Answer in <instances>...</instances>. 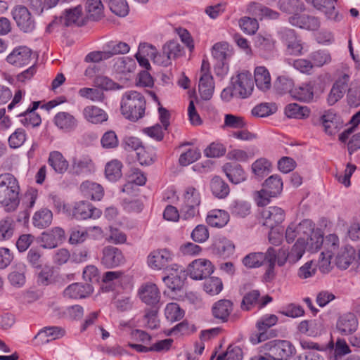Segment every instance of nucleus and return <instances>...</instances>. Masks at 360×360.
I'll list each match as a JSON object with an SVG mask.
<instances>
[{"mask_svg":"<svg viewBox=\"0 0 360 360\" xmlns=\"http://www.w3.org/2000/svg\"><path fill=\"white\" fill-rule=\"evenodd\" d=\"M223 170L231 182L238 184L246 179V174L242 167L236 162H228L223 166Z\"/></svg>","mask_w":360,"mask_h":360,"instance_id":"29","label":"nucleus"},{"mask_svg":"<svg viewBox=\"0 0 360 360\" xmlns=\"http://www.w3.org/2000/svg\"><path fill=\"white\" fill-rule=\"evenodd\" d=\"M278 321V318L275 314L262 316L256 323L258 333L250 336L251 342L255 345L269 339L271 332H268V329L275 326Z\"/></svg>","mask_w":360,"mask_h":360,"instance_id":"6","label":"nucleus"},{"mask_svg":"<svg viewBox=\"0 0 360 360\" xmlns=\"http://www.w3.org/2000/svg\"><path fill=\"white\" fill-rule=\"evenodd\" d=\"M169 274L163 277L162 281L168 288L174 291L179 290L186 279V272L184 268L177 264H173L167 269Z\"/></svg>","mask_w":360,"mask_h":360,"instance_id":"13","label":"nucleus"},{"mask_svg":"<svg viewBox=\"0 0 360 360\" xmlns=\"http://www.w3.org/2000/svg\"><path fill=\"white\" fill-rule=\"evenodd\" d=\"M306 250V244L302 238H298L296 243L288 250L289 263L294 264L297 262L303 256Z\"/></svg>","mask_w":360,"mask_h":360,"instance_id":"49","label":"nucleus"},{"mask_svg":"<svg viewBox=\"0 0 360 360\" xmlns=\"http://www.w3.org/2000/svg\"><path fill=\"white\" fill-rule=\"evenodd\" d=\"M291 96L300 101L310 102L314 98V87L311 83H303L291 91Z\"/></svg>","mask_w":360,"mask_h":360,"instance_id":"37","label":"nucleus"},{"mask_svg":"<svg viewBox=\"0 0 360 360\" xmlns=\"http://www.w3.org/2000/svg\"><path fill=\"white\" fill-rule=\"evenodd\" d=\"M308 4L323 12L326 18L334 21H340L342 17L335 11V4L337 1L334 0H305Z\"/></svg>","mask_w":360,"mask_h":360,"instance_id":"19","label":"nucleus"},{"mask_svg":"<svg viewBox=\"0 0 360 360\" xmlns=\"http://www.w3.org/2000/svg\"><path fill=\"white\" fill-rule=\"evenodd\" d=\"M136 68L135 60L129 57L121 58L115 63L116 70L124 76L130 77V74L135 71Z\"/></svg>","mask_w":360,"mask_h":360,"instance_id":"48","label":"nucleus"},{"mask_svg":"<svg viewBox=\"0 0 360 360\" xmlns=\"http://www.w3.org/2000/svg\"><path fill=\"white\" fill-rule=\"evenodd\" d=\"M105 49L110 58L114 55L127 53L130 50V46L123 41H110L105 45Z\"/></svg>","mask_w":360,"mask_h":360,"instance_id":"50","label":"nucleus"},{"mask_svg":"<svg viewBox=\"0 0 360 360\" xmlns=\"http://www.w3.org/2000/svg\"><path fill=\"white\" fill-rule=\"evenodd\" d=\"M297 329L300 333L312 338L321 335L324 330L322 322L316 319L303 320Z\"/></svg>","mask_w":360,"mask_h":360,"instance_id":"21","label":"nucleus"},{"mask_svg":"<svg viewBox=\"0 0 360 360\" xmlns=\"http://www.w3.org/2000/svg\"><path fill=\"white\" fill-rule=\"evenodd\" d=\"M289 22L293 25L307 30H316L320 27L319 18L309 15L295 14L289 18Z\"/></svg>","mask_w":360,"mask_h":360,"instance_id":"20","label":"nucleus"},{"mask_svg":"<svg viewBox=\"0 0 360 360\" xmlns=\"http://www.w3.org/2000/svg\"><path fill=\"white\" fill-rule=\"evenodd\" d=\"M79 189L84 197L93 200H100L104 194L103 189L100 184L90 181H84L80 185Z\"/></svg>","mask_w":360,"mask_h":360,"instance_id":"31","label":"nucleus"},{"mask_svg":"<svg viewBox=\"0 0 360 360\" xmlns=\"http://www.w3.org/2000/svg\"><path fill=\"white\" fill-rule=\"evenodd\" d=\"M84 119L92 124H101L108 120V116L105 110L96 106L87 105L82 112Z\"/></svg>","mask_w":360,"mask_h":360,"instance_id":"28","label":"nucleus"},{"mask_svg":"<svg viewBox=\"0 0 360 360\" xmlns=\"http://www.w3.org/2000/svg\"><path fill=\"white\" fill-rule=\"evenodd\" d=\"M80 97L89 99L94 102H103L105 100L103 92L98 89L84 87L79 90Z\"/></svg>","mask_w":360,"mask_h":360,"instance_id":"58","label":"nucleus"},{"mask_svg":"<svg viewBox=\"0 0 360 360\" xmlns=\"http://www.w3.org/2000/svg\"><path fill=\"white\" fill-rule=\"evenodd\" d=\"M26 266L23 264H19L15 266V269L13 270L8 275V280L12 285L16 287H21L25 283Z\"/></svg>","mask_w":360,"mask_h":360,"instance_id":"44","label":"nucleus"},{"mask_svg":"<svg viewBox=\"0 0 360 360\" xmlns=\"http://www.w3.org/2000/svg\"><path fill=\"white\" fill-rule=\"evenodd\" d=\"M122 164L117 160L107 163L105 169L106 178L110 181H116L122 176Z\"/></svg>","mask_w":360,"mask_h":360,"instance_id":"45","label":"nucleus"},{"mask_svg":"<svg viewBox=\"0 0 360 360\" xmlns=\"http://www.w3.org/2000/svg\"><path fill=\"white\" fill-rule=\"evenodd\" d=\"M271 164L265 158L257 160L252 165V172L258 176L266 175L270 172Z\"/></svg>","mask_w":360,"mask_h":360,"instance_id":"62","label":"nucleus"},{"mask_svg":"<svg viewBox=\"0 0 360 360\" xmlns=\"http://www.w3.org/2000/svg\"><path fill=\"white\" fill-rule=\"evenodd\" d=\"M256 86L262 91H266L271 86V76L269 70L264 66H258L254 71Z\"/></svg>","mask_w":360,"mask_h":360,"instance_id":"32","label":"nucleus"},{"mask_svg":"<svg viewBox=\"0 0 360 360\" xmlns=\"http://www.w3.org/2000/svg\"><path fill=\"white\" fill-rule=\"evenodd\" d=\"M278 6L281 11L288 13H295L304 9V5L300 0H279Z\"/></svg>","mask_w":360,"mask_h":360,"instance_id":"51","label":"nucleus"},{"mask_svg":"<svg viewBox=\"0 0 360 360\" xmlns=\"http://www.w3.org/2000/svg\"><path fill=\"white\" fill-rule=\"evenodd\" d=\"M12 17L18 28L24 32H31L35 28L34 19L27 7L15 6L11 12Z\"/></svg>","mask_w":360,"mask_h":360,"instance_id":"7","label":"nucleus"},{"mask_svg":"<svg viewBox=\"0 0 360 360\" xmlns=\"http://www.w3.org/2000/svg\"><path fill=\"white\" fill-rule=\"evenodd\" d=\"M310 110L307 106L290 103L285 108V113L290 118L302 119L309 115Z\"/></svg>","mask_w":360,"mask_h":360,"instance_id":"46","label":"nucleus"},{"mask_svg":"<svg viewBox=\"0 0 360 360\" xmlns=\"http://www.w3.org/2000/svg\"><path fill=\"white\" fill-rule=\"evenodd\" d=\"M231 83L235 90L236 98H246L252 94L254 89L252 76L248 70H243L233 76Z\"/></svg>","mask_w":360,"mask_h":360,"instance_id":"5","label":"nucleus"},{"mask_svg":"<svg viewBox=\"0 0 360 360\" xmlns=\"http://www.w3.org/2000/svg\"><path fill=\"white\" fill-rule=\"evenodd\" d=\"M243 352L238 346H229L226 352L219 355L217 360H242Z\"/></svg>","mask_w":360,"mask_h":360,"instance_id":"64","label":"nucleus"},{"mask_svg":"<svg viewBox=\"0 0 360 360\" xmlns=\"http://www.w3.org/2000/svg\"><path fill=\"white\" fill-rule=\"evenodd\" d=\"M212 194L218 198H224L229 193V185L220 177L214 176L210 182Z\"/></svg>","mask_w":360,"mask_h":360,"instance_id":"39","label":"nucleus"},{"mask_svg":"<svg viewBox=\"0 0 360 360\" xmlns=\"http://www.w3.org/2000/svg\"><path fill=\"white\" fill-rule=\"evenodd\" d=\"M264 262L263 252H251L245 256L242 260L243 264L248 269L258 268Z\"/></svg>","mask_w":360,"mask_h":360,"instance_id":"55","label":"nucleus"},{"mask_svg":"<svg viewBox=\"0 0 360 360\" xmlns=\"http://www.w3.org/2000/svg\"><path fill=\"white\" fill-rule=\"evenodd\" d=\"M354 262H357L354 248L349 245L341 248L335 258L337 266L341 269H347Z\"/></svg>","mask_w":360,"mask_h":360,"instance_id":"24","label":"nucleus"},{"mask_svg":"<svg viewBox=\"0 0 360 360\" xmlns=\"http://www.w3.org/2000/svg\"><path fill=\"white\" fill-rule=\"evenodd\" d=\"M200 204V194L198 191L193 186L187 187L180 207L181 218L184 220L193 219L199 212Z\"/></svg>","mask_w":360,"mask_h":360,"instance_id":"4","label":"nucleus"},{"mask_svg":"<svg viewBox=\"0 0 360 360\" xmlns=\"http://www.w3.org/2000/svg\"><path fill=\"white\" fill-rule=\"evenodd\" d=\"M65 239V231L60 227H55L51 230L44 232L41 236V241L45 248H54L61 243Z\"/></svg>","mask_w":360,"mask_h":360,"instance_id":"26","label":"nucleus"},{"mask_svg":"<svg viewBox=\"0 0 360 360\" xmlns=\"http://www.w3.org/2000/svg\"><path fill=\"white\" fill-rule=\"evenodd\" d=\"M254 46L260 56L267 58L275 50V40L269 34H259L254 38Z\"/></svg>","mask_w":360,"mask_h":360,"instance_id":"15","label":"nucleus"},{"mask_svg":"<svg viewBox=\"0 0 360 360\" xmlns=\"http://www.w3.org/2000/svg\"><path fill=\"white\" fill-rule=\"evenodd\" d=\"M34 58V54L31 49L26 46H19L13 49L7 56L6 61L17 68L29 65Z\"/></svg>","mask_w":360,"mask_h":360,"instance_id":"8","label":"nucleus"},{"mask_svg":"<svg viewBox=\"0 0 360 360\" xmlns=\"http://www.w3.org/2000/svg\"><path fill=\"white\" fill-rule=\"evenodd\" d=\"M223 288V284L217 277H211L204 283V290L210 295L219 294Z\"/></svg>","mask_w":360,"mask_h":360,"instance_id":"63","label":"nucleus"},{"mask_svg":"<svg viewBox=\"0 0 360 360\" xmlns=\"http://www.w3.org/2000/svg\"><path fill=\"white\" fill-rule=\"evenodd\" d=\"M347 98L350 106L356 108L360 105V81L354 80L350 84Z\"/></svg>","mask_w":360,"mask_h":360,"instance_id":"54","label":"nucleus"},{"mask_svg":"<svg viewBox=\"0 0 360 360\" xmlns=\"http://www.w3.org/2000/svg\"><path fill=\"white\" fill-rule=\"evenodd\" d=\"M52 220V212L47 208H41L34 214L32 224L34 227L43 229L49 226L51 224Z\"/></svg>","mask_w":360,"mask_h":360,"instance_id":"35","label":"nucleus"},{"mask_svg":"<svg viewBox=\"0 0 360 360\" xmlns=\"http://www.w3.org/2000/svg\"><path fill=\"white\" fill-rule=\"evenodd\" d=\"M200 156L201 153L199 149L191 148L180 155L179 162L181 166H187L198 160Z\"/></svg>","mask_w":360,"mask_h":360,"instance_id":"61","label":"nucleus"},{"mask_svg":"<svg viewBox=\"0 0 360 360\" xmlns=\"http://www.w3.org/2000/svg\"><path fill=\"white\" fill-rule=\"evenodd\" d=\"M182 54V48L176 41H169L162 46V54L156 59V64L168 66L172 60H175Z\"/></svg>","mask_w":360,"mask_h":360,"instance_id":"11","label":"nucleus"},{"mask_svg":"<svg viewBox=\"0 0 360 360\" xmlns=\"http://www.w3.org/2000/svg\"><path fill=\"white\" fill-rule=\"evenodd\" d=\"M174 255L168 249H158L152 251L147 257L149 267L155 270L169 268V264L173 260Z\"/></svg>","mask_w":360,"mask_h":360,"instance_id":"9","label":"nucleus"},{"mask_svg":"<svg viewBox=\"0 0 360 360\" xmlns=\"http://www.w3.org/2000/svg\"><path fill=\"white\" fill-rule=\"evenodd\" d=\"M262 351L273 360H288L295 353V348L289 341L276 340L265 343Z\"/></svg>","mask_w":360,"mask_h":360,"instance_id":"3","label":"nucleus"},{"mask_svg":"<svg viewBox=\"0 0 360 360\" xmlns=\"http://www.w3.org/2000/svg\"><path fill=\"white\" fill-rule=\"evenodd\" d=\"M275 88L281 94H285L293 91L294 82L293 80L288 76L281 75L278 76L274 83Z\"/></svg>","mask_w":360,"mask_h":360,"instance_id":"60","label":"nucleus"},{"mask_svg":"<svg viewBox=\"0 0 360 360\" xmlns=\"http://www.w3.org/2000/svg\"><path fill=\"white\" fill-rule=\"evenodd\" d=\"M141 300L148 305L154 306L160 300V292L157 285L152 283L143 284L139 289Z\"/></svg>","mask_w":360,"mask_h":360,"instance_id":"17","label":"nucleus"},{"mask_svg":"<svg viewBox=\"0 0 360 360\" xmlns=\"http://www.w3.org/2000/svg\"><path fill=\"white\" fill-rule=\"evenodd\" d=\"M263 186L273 196L276 197L283 190V181L278 175H271L264 181Z\"/></svg>","mask_w":360,"mask_h":360,"instance_id":"47","label":"nucleus"},{"mask_svg":"<svg viewBox=\"0 0 360 360\" xmlns=\"http://www.w3.org/2000/svg\"><path fill=\"white\" fill-rule=\"evenodd\" d=\"M233 311V303L229 300H221L215 302L212 308L214 317L221 322L228 321Z\"/></svg>","mask_w":360,"mask_h":360,"instance_id":"30","label":"nucleus"},{"mask_svg":"<svg viewBox=\"0 0 360 360\" xmlns=\"http://www.w3.org/2000/svg\"><path fill=\"white\" fill-rule=\"evenodd\" d=\"M15 221L11 217H6L0 221V241L9 240L13 235Z\"/></svg>","mask_w":360,"mask_h":360,"instance_id":"53","label":"nucleus"},{"mask_svg":"<svg viewBox=\"0 0 360 360\" xmlns=\"http://www.w3.org/2000/svg\"><path fill=\"white\" fill-rule=\"evenodd\" d=\"M309 58L312 62L313 66L317 68H321L323 65H328L332 60L330 51L326 49H319L312 52L309 55Z\"/></svg>","mask_w":360,"mask_h":360,"instance_id":"41","label":"nucleus"},{"mask_svg":"<svg viewBox=\"0 0 360 360\" xmlns=\"http://www.w3.org/2000/svg\"><path fill=\"white\" fill-rule=\"evenodd\" d=\"M20 186L17 179L10 173L0 175V207L14 211L19 205Z\"/></svg>","mask_w":360,"mask_h":360,"instance_id":"1","label":"nucleus"},{"mask_svg":"<svg viewBox=\"0 0 360 360\" xmlns=\"http://www.w3.org/2000/svg\"><path fill=\"white\" fill-rule=\"evenodd\" d=\"M229 210L235 217H245L250 213L251 205L247 201L236 200L231 202Z\"/></svg>","mask_w":360,"mask_h":360,"instance_id":"43","label":"nucleus"},{"mask_svg":"<svg viewBox=\"0 0 360 360\" xmlns=\"http://www.w3.org/2000/svg\"><path fill=\"white\" fill-rule=\"evenodd\" d=\"M85 10L91 20H99L103 16V5L101 0H86Z\"/></svg>","mask_w":360,"mask_h":360,"instance_id":"38","label":"nucleus"},{"mask_svg":"<svg viewBox=\"0 0 360 360\" xmlns=\"http://www.w3.org/2000/svg\"><path fill=\"white\" fill-rule=\"evenodd\" d=\"M94 288L89 283H74L69 285L63 291L65 297L82 299L89 296Z\"/></svg>","mask_w":360,"mask_h":360,"instance_id":"18","label":"nucleus"},{"mask_svg":"<svg viewBox=\"0 0 360 360\" xmlns=\"http://www.w3.org/2000/svg\"><path fill=\"white\" fill-rule=\"evenodd\" d=\"M316 263L312 260L308 261L298 269L297 276L300 279H307L313 277L316 274Z\"/></svg>","mask_w":360,"mask_h":360,"instance_id":"59","label":"nucleus"},{"mask_svg":"<svg viewBox=\"0 0 360 360\" xmlns=\"http://www.w3.org/2000/svg\"><path fill=\"white\" fill-rule=\"evenodd\" d=\"M322 124L326 134L332 135L338 129V117L332 110L325 112L321 117Z\"/></svg>","mask_w":360,"mask_h":360,"instance_id":"42","label":"nucleus"},{"mask_svg":"<svg viewBox=\"0 0 360 360\" xmlns=\"http://www.w3.org/2000/svg\"><path fill=\"white\" fill-rule=\"evenodd\" d=\"M306 250L310 252L318 251L323 244V236L319 229L315 230L314 227L311 233H309V239H306Z\"/></svg>","mask_w":360,"mask_h":360,"instance_id":"40","label":"nucleus"},{"mask_svg":"<svg viewBox=\"0 0 360 360\" xmlns=\"http://www.w3.org/2000/svg\"><path fill=\"white\" fill-rule=\"evenodd\" d=\"M214 84L212 75H200L198 91L203 100H210L214 93Z\"/></svg>","mask_w":360,"mask_h":360,"instance_id":"34","label":"nucleus"},{"mask_svg":"<svg viewBox=\"0 0 360 360\" xmlns=\"http://www.w3.org/2000/svg\"><path fill=\"white\" fill-rule=\"evenodd\" d=\"M358 328V321L352 313L341 316L336 323V328L343 335L353 333Z\"/></svg>","mask_w":360,"mask_h":360,"instance_id":"25","label":"nucleus"},{"mask_svg":"<svg viewBox=\"0 0 360 360\" xmlns=\"http://www.w3.org/2000/svg\"><path fill=\"white\" fill-rule=\"evenodd\" d=\"M48 162L58 174H64L69 167V163L63 154L56 150L49 153Z\"/></svg>","mask_w":360,"mask_h":360,"instance_id":"33","label":"nucleus"},{"mask_svg":"<svg viewBox=\"0 0 360 360\" xmlns=\"http://www.w3.org/2000/svg\"><path fill=\"white\" fill-rule=\"evenodd\" d=\"M349 80V75L345 74L333 84L327 98L328 103L330 105H334L343 97Z\"/></svg>","mask_w":360,"mask_h":360,"instance_id":"22","label":"nucleus"},{"mask_svg":"<svg viewBox=\"0 0 360 360\" xmlns=\"http://www.w3.org/2000/svg\"><path fill=\"white\" fill-rule=\"evenodd\" d=\"M18 117H21V123L26 127H39L41 123L40 115L30 110H26L25 112L19 114Z\"/></svg>","mask_w":360,"mask_h":360,"instance_id":"56","label":"nucleus"},{"mask_svg":"<svg viewBox=\"0 0 360 360\" xmlns=\"http://www.w3.org/2000/svg\"><path fill=\"white\" fill-rule=\"evenodd\" d=\"M211 53L216 61H230L234 54V50L231 44L222 41L212 46Z\"/></svg>","mask_w":360,"mask_h":360,"instance_id":"23","label":"nucleus"},{"mask_svg":"<svg viewBox=\"0 0 360 360\" xmlns=\"http://www.w3.org/2000/svg\"><path fill=\"white\" fill-rule=\"evenodd\" d=\"M53 123L58 129L65 132L72 131L77 126V119L68 112H59L56 114Z\"/></svg>","mask_w":360,"mask_h":360,"instance_id":"27","label":"nucleus"},{"mask_svg":"<svg viewBox=\"0 0 360 360\" xmlns=\"http://www.w3.org/2000/svg\"><path fill=\"white\" fill-rule=\"evenodd\" d=\"M102 212L99 209L94 207L90 202L80 201L76 202L72 210V215L79 220L87 219H98Z\"/></svg>","mask_w":360,"mask_h":360,"instance_id":"14","label":"nucleus"},{"mask_svg":"<svg viewBox=\"0 0 360 360\" xmlns=\"http://www.w3.org/2000/svg\"><path fill=\"white\" fill-rule=\"evenodd\" d=\"M262 217L264 219L263 225L271 229L274 226L281 224L285 217L284 210L276 206L269 207L262 212Z\"/></svg>","mask_w":360,"mask_h":360,"instance_id":"16","label":"nucleus"},{"mask_svg":"<svg viewBox=\"0 0 360 360\" xmlns=\"http://www.w3.org/2000/svg\"><path fill=\"white\" fill-rule=\"evenodd\" d=\"M146 100L144 96L136 91H126L121 100V112L124 117L136 122L145 115Z\"/></svg>","mask_w":360,"mask_h":360,"instance_id":"2","label":"nucleus"},{"mask_svg":"<svg viewBox=\"0 0 360 360\" xmlns=\"http://www.w3.org/2000/svg\"><path fill=\"white\" fill-rule=\"evenodd\" d=\"M184 311L177 303H168L165 309V316L168 321L175 322L181 319L184 316Z\"/></svg>","mask_w":360,"mask_h":360,"instance_id":"52","label":"nucleus"},{"mask_svg":"<svg viewBox=\"0 0 360 360\" xmlns=\"http://www.w3.org/2000/svg\"><path fill=\"white\" fill-rule=\"evenodd\" d=\"M101 254V262L106 268H115L124 262L122 251L116 247L105 246L103 248Z\"/></svg>","mask_w":360,"mask_h":360,"instance_id":"12","label":"nucleus"},{"mask_svg":"<svg viewBox=\"0 0 360 360\" xmlns=\"http://www.w3.org/2000/svg\"><path fill=\"white\" fill-rule=\"evenodd\" d=\"M278 313L285 316L297 319L303 316L305 311L301 305L295 303H290L283 307L282 309L278 311Z\"/></svg>","mask_w":360,"mask_h":360,"instance_id":"57","label":"nucleus"},{"mask_svg":"<svg viewBox=\"0 0 360 360\" xmlns=\"http://www.w3.org/2000/svg\"><path fill=\"white\" fill-rule=\"evenodd\" d=\"M206 221L212 227L221 228L229 221V214L224 210H214L208 213Z\"/></svg>","mask_w":360,"mask_h":360,"instance_id":"36","label":"nucleus"},{"mask_svg":"<svg viewBox=\"0 0 360 360\" xmlns=\"http://www.w3.org/2000/svg\"><path fill=\"white\" fill-rule=\"evenodd\" d=\"M188 274L194 280H202L210 276L214 271L211 262L206 259H197L188 266Z\"/></svg>","mask_w":360,"mask_h":360,"instance_id":"10","label":"nucleus"}]
</instances>
